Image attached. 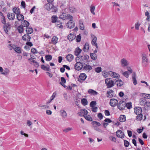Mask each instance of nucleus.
I'll list each match as a JSON object with an SVG mask.
<instances>
[{
	"mask_svg": "<svg viewBox=\"0 0 150 150\" xmlns=\"http://www.w3.org/2000/svg\"><path fill=\"white\" fill-rule=\"evenodd\" d=\"M111 79V78H107L105 80V83L107 86V88H110L112 87L115 84L114 81Z\"/></svg>",
	"mask_w": 150,
	"mask_h": 150,
	"instance_id": "nucleus-1",
	"label": "nucleus"
},
{
	"mask_svg": "<svg viewBox=\"0 0 150 150\" xmlns=\"http://www.w3.org/2000/svg\"><path fill=\"white\" fill-rule=\"evenodd\" d=\"M142 58L143 66L144 67H146L148 65L149 62L147 55L145 54H142Z\"/></svg>",
	"mask_w": 150,
	"mask_h": 150,
	"instance_id": "nucleus-2",
	"label": "nucleus"
},
{
	"mask_svg": "<svg viewBox=\"0 0 150 150\" xmlns=\"http://www.w3.org/2000/svg\"><path fill=\"white\" fill-rule=\"evenodd\" d=\"M77 58H79V60L81 61L85 62L89 58V56L87 54H85L84 56H81L77 57Z\"/></svg>",
	"mask_w": 150,
	"mask_h": 150,
	"instance_id": "nucleus-3",
	"label": "nucleus"
},
{
	"mask_svg": "<svg viewBox=\"0 0 150 150\" xmlns=\"http://www.w3.org/2000/svg\"><path fill=\"white\" fill-rule=\"evenodd\" d=\"M83 67V65L80 62H77L74 65L75 69L78 71L80 70Z\"/></svg>",
	"mask_w": 150,
	"mask_h": 150,
	"instance_id": "nucleus-4",
	"label": "nucleus"
},
{
	"mask_svg": "<svg viewBox=\"0 0 150 150\" xmlns=\"http://www.w3.org/2000/svg\"><path fill=\"white\" fill-rule=\"evenodd\" d=\"M116 135L119 138H123L125 137V134L121 130H118L116 132Z\"/></svg>",
	"mask_w": 150,
	"mask_h": 150,
	"instance_id": "nucleus-5",
	"label": "nucleus"
},
{
	"mask_svg": "<svg viewBox=\"0 0 150 150\" xmlns=\"http://www.w3.org/2000/svg\"><path fill=\"white\" fill-rule=\"evenodd\" d=\"M120 63L123 67H126L129 65L128 62L125 58H123L121 59Z\"/></svg>",
	"mask_w": 150,
	"mask_h": 150,
	"instance_id": "nucleus-6",
	"label": "nucleus"
},
{
	"mask_svg": "<svg viewBox=\"0 0 150 150\" xmlns=\"http://www.w3.org/2000/svg\"><path fill=\"white\" fill-rule=\"evenodd\" d=\"M118 100L114 98L111 99L110 100V104L112 107L115 106L118 104Z\"/></svg>",
	"mask_w": 150,
	"mask_h": 150,
	"instance_id": "nucleus-7",
	"label": "nucleus"
},
{
	"mask_svg": "<svg viewBox=\"0 0 150 150\" xmlns=\"http://www.w3.org/2000/svg\"><path fill=\"white\" fill-rule=\"evenodd\" d=\"M142 98H141L139 100V104L142 106H145V105L146 102V97L142 95Z\"/></svg>",
	"mask_w": 150,
	"mask_h": 150,
	"instance_id": "nucleus-8",
	"label": "nucleus"
},
{
	"mask_svg": "<svg viewBox=\"0 0 150 150\" xmlns=\"http://www.w3.org/2000/svg\"><path fill=\"white\" fill-rule=\"evenodd\" d=\"M11 27V25L8 23L4 24V28L6 33H7L8 31L10 30Z\"/></svg>",
	"mask_w": 150,
	"mask_h": 150,
	"instance_id": "nucleus-9",
	"label": "nucleus"
},
{
	"mask_svg": "<svg viewBox=\"0 0 150 150\" xmlns=\"http://www.w3.org/2000/svg\"><path fill=\"white\" fill-rule=\"evenodd\" d=\"M75 25V23L73 20H70L67 23V26L70 29L73 28Z\"/></svg>",
	"mask_w": 150,
	"mask_h": 150,
	"instance_id": "nucleus-10",
	"label": "nucleus"
},
{
	"mask_svg": "<svg viewBox=\"0 0 150 150\" xmlns=\"http://www.w3.org/2000/svg\"><path fill=\"white\" fill-rule=\"evenodd\" d=\"M80 79H78V81L80 83H82L81 80L84 81L87 78V76L84 73L81 74L79 75Z\"/></svg>",
	"mask_w": 150,
	"mask_h": 150,
	"instance_id": "nucleus-11",
	"label": "nucleus"
},
{
	"mask_svg": "<svg viewBox=\"0 0 150 150\" xmlns=\"http://www.w3.org/2000/svg\"><path fill=\"white\" fill-rule=\"evenodd\" d=\"M134 112L136 115L142 114V109L141 107H138L134 108Z\"/></svg>",
	"mask_w": 150,
	"mask_h": 150,
	"instance_id": "nucleus-12",
	"label": "nucleus"
},
{
	"mask_svg": "<svg viewBox=\"0 0 150 150\" xmlns=\"http://www.w3.org/2000/svg\"><path fill=\"white\" fill-rule=\"evenodd\" d=\"M22 39L25 41H30L31 39L30 36L28 35L25 34L22 37Z\"/></svg>",
	"mask_w": 150,
	"mask_h": 150,
	"instance_id": "nucleus-13",
	"label": "nucleus"
},
{
	"mask_svg": "<svg viewBox=\"0 0 150 150\" xmlns=\"http://www.w3.org/2000/svg\"><path fill=\"white\" fill-rule=\"evenodd\" d=\"M7 17L9 20H12L15 18V15L13 13H7Z\"/></svg>",
	"mask_w": 150,
	"mask_h": 150,
	"instance_id": "nucleus-14",
	"label": "nucleus"
},
{
	"mask_svg": "<svg viewBox=\"0 0 150 150\" xmlns=\"http://www.w3.org/2000/svg\"><path fill=\"white\" fill-rule=\"evenodd\" d=\"M69 11L72 13L76 12L77 11L76 8L74 6L72 5L69 6Z\"/></svg>",
	"mask_w": 150,
	"mask_h": 150,
	"instance_id": "nucleus-15",
	"label": "nucleus"
},
{
	"mask_svg": "<svg viewBox=\"0 0 150 150\" xmlns=\"http://www.w3.org/2000/svg\"><path fill=\"white\" fill-rule=\"evenodd\" d=\"M136 75L135 72H133L132 74V81L134 85L137 84V83L136 79Z\"/></svg>",
	"mask_w": 150,
	"mask_h": 150,
	"instance_id": "nucleus-16",
	"label": "nucleus"
},
{
	"mask_svg": "<svg viewBox=\"0 0 150 150\" xmlns=\"http://www.w3.org/2000/svg\"><path fill=\"white\" fill-rule=\"evenodd\" d=\"M41 68L45 71H50V66L48 64L47 65V66L42 64L41 66Z\"/></svg>",
	"mask_w": 150,
	"mask_h": 150,
	"instance_id": "nucleus-17",
	"label": "nucleus"
},
{
	"mask_svg": "<svg viewBox=\"0 0 150 150\" xmlns=\"http://www.w3.org/2000/svg\"><path fill=\"white\" fill-rule=\"evenodd\" d=\"M114 91L111 90H109V91L107 92V94L108 95L107 97L109 98H111L113 97V95L112 93Z\"/></svg>",
	"mask_w": 150,
	"mask_h": 150,
	"instance_id": "nucleus-18",
	"label": "nucleus"
},
{
	"mask_svg": "<svg viewBox=\"0 0 150 150\" xmlns=\"http://www.w3.org/2000/svg\"><path fill=\"white\" fill-rule=\"evenodd\" d=\"M33 31V29L31 27H27L26 29V32L27 35L31 34Z\"/></svg>",
	"mask_w": 150,
	"mask_h": 150,
	"instance_id": "nucleus-19",
	"label": "nucleus"
},
{
	"mask_svg": "<svg viewBox=\"0 0 150 150\" xmlns=\"http://www.w3.org/2000/svg\"><path fill=\"white\" fill-rule=\"evenodd\" d=\"M73 56L71 54H69L66 57V59L69 62H71V61L73 59Z\"/></svg>",
	"mask_w": 150,
	"mask_h": 150,
	"instance_id": "nucleus-20",
	"label": "nucleus"
},
{
	"mask_svg": "<svg viewBox=\"0 0 150 150\" xmlns=\"http://www.w3.org/2000/svg\"><path fill=\"white\" fill-rule=\"evenodd\" d=\"M12 10L13 12L16 14V15L21 13L20 8L18 7H14L13 8Z\"/></svg>",
	"mask_w": 150,
	"mask_h": 150,
	"instance_id": "nucleus-21",
	"label": "nucleus"
},
{
	"mask_svg": "<svg viewBox=\"0 0 150 150\" xmlns=\"http://www.w3.org/2000/svg\"><path fill=\"white\" fill-rule=\"evenodd\" d=\"M119 121L121 122H123L126 120V117L125 115H120L119 118Z\"/></svg>",
	"mask_w": 150,
	"mask_h": 150,
	"instance_id": "nucleus-22",
	"label": "nucleus"
},
{
	"mask_svg": "<svg viewBox=\"0 0 150 150\" xmlns=\"http://www.w3.org/2000/svg\"><path fill=\"white\" fill-rule=\"evenodd\" d=\"M115 83L117 86L121 87L123 85V82L121 79H119L116 81Z\"/></svg>",
	"mask_w": 150,
	"mask_h": 150,
	"instance_id": "nucleus-23",
	"label": "nucleus"
},
{
	"mask_svg": "<svg viewBox=\"0 0 150 150\" xmlns=\"http://www.w3.org/2000/svg\"><path fill=\"white\" fill-rule=\"evenodd\" d=\"M81 51L79 47H77L76 48L75 51H74L75 55L77 56V57L80 54Z\"/></svg>",
	"mask_w": 150,
	"mask_h": 150,
	"instance_id": "nucleus-24",
	"label": "nucleus"
},
{
	"mask_svg": "<svg viewBox=\"0 0 150 150\" xmlns=\"http://www.w3.org/2000/svg\"><path fill=\"white\" fill-rule=\"evenodd\" d=\"M61 116L64 118L67 117V113L65 110H62L60 111Z\"/></svg>",
	"mask_w": 150,
	"mask_h": 150,
	"instance_id": "nucleus-25",
	"label": "nucleus"
},
{
	"mask_svg": "<svg viewBox=\"0 0 150 150\" xmlns=\"http://www.w3.org/2000/svg\"><path fill=\"white\" fill-rule=\"evenodd\" d=\"M75 36L73 34L70 33L68 36L67 39L70 41H72L75 39Z\"/></svg>",
	"mask_w": 150,
	"mask_h": 150,
	"instance_id": "nucleus-26",
	"label": "nucleus"
},
{
	"mask_svg": "<svg viewBox=\"0 0 150 150\" xmlns=\"http://www.w3.org/2000/svg\"><path fill=\"white\" fill-rule=\"evenodd\" d=\"M17 18L18 21H23L24 19V16L20 13L18 14L16 16Z\"/></svg>",
	"mask_w": 150,
	"mask_h": 150,
	"instance_id": "nucleus-27",
	"label": "nucleus"
},
{
	"mask_svg": "<svg viewBox=\"0 0 150 150\" xmlns=\"http://www.w3.org/2000/svg\"><path fill=\"white\" fill-rule=\"evenodd\" d=\"M29 25V23L26 20H24L23 22H22V26L23 27H28Z\"/></svg>",
	"mask_w": 150,
	"mask_h": 150,
	"instance_id": "nucleus-28",
	"label": "nucleus"
},
{
	"mask_svg": "<svg viewBox=\"0 0 150 150\" xmlns=\"http://www.w3.org/2000/svg\"><path fill=\"white\" fill-rule=\"evenodd\" d=\"M58 39L57 37L54 36L52 39L51 41L53 44L55 45L57 43Z\"/></svg>",
	"mask_w": 150,
	"mask_h": 150,
	"instance_id": "nucleus-29",
	"label": "nucleus"
},
{
	"mask_svg": "<svg viewBox=\"0 0 150 150\" xmlns=\"http://www.w3.org/2000/svg\"><path fill=\"white\" fill-rule=\"evenodd\" d=\"M88 92L90 94H92L94 95H96L98 94V93L96 91L93 89H90L88 90Z\"/></svg>",
	"mask_w": 150,
	"mask_h": 150,
	"instance_id": "nucleus-30",
	"label": "nucleus"
},
{
	"mask_svg": "<svg viewBox=\"0 0 150 150\" xmlns=\"http://www.w3.org/2000/svg\"><path fill=\"white\" fill-rule=\"evenodd\" d=\"M108 75L109 74L111 76H112L114 78H115L117 76H115L114 74H116V75H118V74L111 71H109L108 72Z\"/></svg>",
	"mask_w": 150,
	"mask_h": 150,
	"instance_id": "nucleus-31",
	"label": "nucleus"
},
{
	"mask_svg": "<svg viewBox=\"0 0 150 150\" xmlns=\"http://www.w3.org/2000/svg\"><path fill=\"white\" fill-rule=\"evenodd\" d=\"M89 48V45L88 43H86L83 47V51L85 52L88 51Z\"/></svg>",
	"mask_w": 150,
	"mask_h": 150,
	"instance_id": "nucleus-32",
	"label": "nucleus"
},
{
	"mask_svg": "<svg viewBox=\"0 0 150 150\" xmlns=\"http://www.w3.org/2000/svg\"><path fill=\"white\" fill-rule=\"evenodd\" d=\"M57 17L56 16H53L51 17V19L52 20V23H57L58 21L57 20Z\"/></svg>",
	"mask_w": 150,
	"mask_h": 150,
	"instance_id": "nucleus-33",
	"label": "nucleus"
},
{
	"mask_svg": "<svg viewBox=\"0 0 150 150\" xmlns=\"http://www.w3.org/2000/svg\"><path fill=\"white\" fill-rule=\"evenodd\" d=\"M83 69H85L86 70H90L92 69V67L90 65L88 64H86L83 67Z\"/></svg>",
	"mask_w": 150,
	"mask_h": 150,
	"instance_id": "nucleus-34",
	"label": "nucleus"
},
{
	"mask_svg": "<svg viewBox=\"0 0 150 150\" xmlns=\"http://www.w3.org/2000/svg\"><path fill=\"white\" fill-rule=\"evenodd\" d=\"M125 103L121 105H117V108L120 110H124L126 107Z\"/></svg>",
	"mask_w": 150,
	"mask_h": 150,
	"instance_id": "nucleus-35",
	"label": "nucleus"
},
{
	"mask_svg": "<svg viewBox=\"0 0 150 150\" xmlns=\"http://www.w3.org/2000/svg\"><path fill=\"white\" fill-rule=\"evenodd\" d=\"M145 16H147L146 20L147 21H150V15H149V13L148 11H147L145 12Z\"/></svg>",
	"mask_w": 150,
	"mask_h": 150,
	"instance_id": "nucleus-36",
	"label": "nucleus"
},
{
	"mask_svg": "<svg viewBox=\"0 0 150 150\" xmlns=\"http://www.w3.org/2000/svg\"><path fill=\"white\" fill-rule=\"evenodd\" d=\"M90 56L91 58L93 60H96L97 59V56L96 54L91 53Z\"/></svg>",
	"mask_w": 150,
	"mask_h": 150,
	"instance_id": "nucleus-37",
	"label": "nucleus"
},
{
	"mask_svg": "<svg viewBox=\"0 0 150 150\" xmlns=\"http://www.w3.org/2000/svg\"><path fill=\"white\" fill-rule=\"evenodd\" d=\"M46 60L47 61H50L52 59V56L50 54L47 55L45 56Z\"/></svg>",
	"mask_w": 150,
	"mask_h": 150,
	"instance_id": "nucleus-38",
	"label": "nucleus"
},
{
	"mask_svg": "<svg viewBox=\"0 0 150 150\" xmlns=\"http://www.w3.org/2000/svg\"><path fill=\"white\" fill-rule=\"evenodd\" d=\"M59 18L63 20H65L67 19L66 14L64 13H62V14L59 16Z\"/></svg>",
	"mask_w": 150,
	"mask_h": 150,
	"instance_id": "nucleus-39",
	"label": "nucleus"
},
{
	"mask_svg": "<svg viewBox=\"0 0 150 150\" xmlns=\"http://www.w3.org/2000/svg\"><path fill=\"white\" fill-rule=\"evenodd\" d=\"M13 49L16 52L20 54L21 53V50L20 47H15Z\"/></svg>",
	"mask_w": 150,
	"mask_h": 150,
	"instance_id": "nucleus-40",
	"label": "nucleus"
},
{
	"mask_svg": "<svg viewBox=\"0 0 150 150\" xmlns=\"http://www.w3.org/2000/svg\"><path fill=\"white\" fill-rule=\"evenodd\" d=\"M81 102L82 104L84 106L87 105L88 101L86 99L84 98L81 100Z\"/></svg>",
	"mask_w": 150,
	"mask_h": 150,
	"instance_id": "nucleus-41",
	"label": "nucleus"
},
{
	"mask_svg": "<svg viewBox=\"0 0 150 150\" xmlns=\"http://www.w3.org/2000/svg\"><path fill=\"white\" fill-rule=\"evenodd\" d=\"M10 72L9 69L7 68H5L4 71L1 73V74L5 75H8Z\"/></svg>",
	"mask_w": 150,
	"mask_h": 150,
	"instance_id": "nucleus-42",
	"label": "nucleus"
},
{
	"mask_svg": "<svg viewBox=\"0 0 150 150\" xmlns=\"http://www.w3.org/2000/svg\"><path fill=\"white\" fill-rule=\"evenodd\" d=\"M23 27L22 25L19 26L18 28V30L19 33H23Z\"/></svg>",
	"mask_w": 150,
	"mask_h": 150,
	"instance_id": "nucleus-43",
	"label": "nucleus"
},
{
	"mask_svg": "<svg viewBox=\"0 0 150 150\" xmlns=\"http://www.w3.org/2000/svg\"><path fill=\"white\" fill-rule=\"evenodd\" d=\"M31 62L34 63V66L36 68L38 67L40 65L38 62L34 60H33L31 61Z\"/></svg>",
	"mask_w": 150,
	"mask_h": 150,
	"instance_id": "nucleus-44",
	"label": "nucleus"
},
{
	"mask_svg": "<svg viewBox=\"0 0 150 150\" xmlns=\"http://www.w3.org/2000/svg\"><path fill=\"white\" fill-rule=\"evenodd\" d=\"M79 24L80 25V29L82 30H84V28L83 22L81 21H79Z\"/></svg>",
	"mask_w": 150,
	"mask_h": 150,
	"instance_id": "nucleus-45",
	"label": "nucleus"
},
{
	"mask_svg": "<svg viewBox=\"0 0 150 150\" xmlns=\"http://www.w3.org/2000/svg\"><path fill=\"white\" fill-rule=\"evenodd\" d=\"M125 105L128 109H130L132 108V103L131 102L125 103Z\"/></svg>",
	"mask_w": 150,
	"mask_h": 150,
	"instance_id": "nucleus-46",
	"label": "nucleus"
},
{
	"mask_svg": "<svg viewBox=\"0 0 150 150\" xmlns=\"http://www.w3.org/2000/svg\"><path fill=\"white\" fill-rule=\"evenodd\" d=\"M61 24L62 23H61V22L58 21L57 22L56 26L57 27H58L59 28H63V26Z\"/></svg>",
	"mask_w": 150,
	"mask_h": 150,
	"instance_id": "nucleus-47",
	"label": "nucleus"
},
{
	"mask_svg": "<svg viewBox=\"0 0 150 150\" xmlns=\"http://www.w3.org/2000/svg\"><path fill=\"white\" fill-rule=\"evenodd\" d=\"M85 118L87 120L89 121H92L93 119L89 115L84 116Z\"/></svg>",
	"mask_w": 150,
	"mask_h": 150,
	"instance_id": "nucleus-48",
	"label": "nucleus"
},
{
	"mask_svg": "<svg viewBox=\"0 0 150 150\" xmlns=\"http://www.w3.org/2000/svg\"><path fill=\"white\" fill-rule=\"evenodd\" d=\"M141 95H142V96H145L146 98H147L148 99H150V94L143 93H141L140 96H141Z\"/></svg>",
	"mask_w": 150,
	"mask_h": 150,
	"instance_id": "nucleus-49",
	"label": "nucleus"
},
{
	"mask_svg": "<svg viewBox=\"0 0 150 150\" xmlns=\"http://www.w3.org/2000/svg\"><path fill=\"white\" fill-rule=\"evenodd\" d=\"M138 115L137 116L136 119L138 120H141L142 119L143 115L142 114H138Z\"/></svg>",
	"mask_w": 150,
	"mask_h": 150,
	"instance_id": "nucleus-50",
	"label": "nucleus"
},
{
	"mask_svg": "<svg viewBox=\"0 0 150 150\" xmlns=\"http://www.w3.org/2000/svg\"><path fill=\"white\" fill-rule=\"evenodd\" d=\"M95 6H91L90 7V10L91 12L93 15L95 14V13L94 12L95 9Z\"/></svg>",
	"mask_w": 150,
	"mask_h": 150,
	"instance_id": "nucleus-51",
	"label": "nucleus"
},
{
	"mask_svg": "<svg viewBox=\"0 0 150 150\" xmlns=\"http://www.w3.org/2000/svg\"><path fill=\"white\" fill-rule=\"evenodd\" d=\"M96 101H91L90 104V106L92 108H93L94 107V106L96 105Z\"/></svg>",
	"mask_w": 150,
	"mask_h": 150,
	"instance_id": "nucleus-52",
	"label": "nucleus"
},
{
	"mask_svg": "<svg viewBox=\"0 0 150 150\" xmlns=\"http://www.w3.org/2000/svg\"><path fill=\"white\" fill-rule=\"evenodd\" d=\"M102 69L101 67H98L96 68L95 69V71L96 72L99 73L101 71Z\"/></svg>",
	"mask_w": 150,
	"mask_h": 150,
	"instance_id": "nucleus-53",
	"label": "nucleus"
},
{
	"mask_svg": "<svg viewBox=\"0 0 150 150\" xmlns=\"http://www.w3.org/2000/svg\"><path fill=\"white\" fill-rule=\"evenodd\" d=\"M124 145L125 146V147H127L129 146V142L127 140H124Z\"/></svg>",
	"mask_w": 150,
	"mask_h": 150,
	"instance_id": "nucleus-54",
	"label": "nucleus"
},
{
	"mask_svg": "<svg viewBox=\"0 0 150 150\" xmlns=\"http://www.w3.org/2000/svg\"><path fill=\"white\" fill-rule=\"evenodd\" d=\"M129 74H130L128 72V71H125L122 73V74L123 76L127 78L128 77L129 75Z\"/></svg>",
	"mask_w": 150,
	"mask_h": 150,
	"instance_id": "nucleus-55",
	"label": "nucleus"
},
{
	"mask_svg": "<svg viewBox=\"0 0 150 150\" xmlns=\"http://www.w3.org/2000/svg\"><path fill=\"white\" fill-rule=\"evenodd\" d=\"M97 40V38L96 37H95L92 40L91 43L93 45H94L96 44V41Z\"/></svg>",
	"mask_w": 150,
	"mask_h": 150,
	"instance_id": "nucleus-56",
	"label": "nucleus"
},
{
	"mask_svg": "<svg viewBox=\"0 0 150 150\" xmlns=\"http://www.w3.org/2000/svg\"><path fill=\"white\" fill-rule=\"evenodd\" d=\"M72 129V128H70V127H68L64 129H63V131L66 132L67 133L69 131H70Z\"/></svg>",
	"mask_w": 150,
	"mask_h": 150,
	"instance_id": "nucleus-57",
	"label": "nucleus"
},
{
	"mask_svg": "<svg viewBox=\"0 0 150 150\" xmlns=\"http://www.w3.org/2000/svg\"><path fill=\"white\" fill-rule=\"evenodd\" d=\"M92 123L93 125L96 124V125L97 126H100L101 125L100 124L99 122L96 121H93Z\"/></svg>",
	"mask_w": 150,
	"mask_h": 150,
	"instance_id": "nucleus-58",
	"label": "nucleus"
},
{
	"mask_svg": "<svg viewBox=\"0 0 150 150\" xmlns=\"http://www.w3.org/2000/svg\"><path fill=\"white\" fill-rule=\"evenodd\" d=\"M31 52L33 54H36L38 53V52L37 50L34 48H32L31 49Z\"/></svg>",
	"mask_w": 150,
	"mask_h": 150,
	"instance_id": "nucleus-59",
	"label": "nucleus"
},
{
	"mask_svg": "<svg viewBox=\"0 0 150 150\" xmlns=\"http://www.w3.org/2000/svg\"><path fill=\"white\" fill-rule=\"evenodd\" d=\"M81 35L80 34L78 35L76 38V40L77 42H79L81 41Z\"/></svg>",
	"mask_w": 150,
	"mask_h": 150,
	"instance_id": "nucleus-60",
	"label": "nucleus"
},
{
	"mask_svg": "<svg viewBox=\"0 0 150 150\" xmlns=\"http://www.w3.org/2000/svg\"><path fill=\"white\" fill-rule=\"evenodd\" d=\"M103 75L105 78L108 77V72H106L105 71H103L102 72Z\"/></svg>",
	"mask_w": 150,
	"mask_h": 150,
	"instance_id": "nucleus-61",
	"label": "nucleus"
},
{
	"mask_svg": "<svg viewBox=\"0 0 150 150\" xmlns=\"http://www.w3.org/2000/svg\"><path fill=\"white\" fill-rule=\"evenodd\" d=\"M80 111L82 112V114L85 115H86L88 114V112L85 109H81Z\"/></svg>",
	"mask_w": 150,
	"mask_h": 150,
	"instance_id": "nucleus-62",
	"label": "nucleus"
},
{
	"mask_svg": "<svg viewBox=\"0 0 150 150\" xmlns=\"http://www.w3.org/2000/svg\"><path fill=\"white\" fill-rule=\"evenodd\" d=\"M56 95V93L55 92H54L53 93V94L50 98V101H52L54 99V98L55 97Z\"/></svg>",
	"mask_w": 150,
	"mask_h": 150,
	"instance_id": "nucleus-63",
	"label": "nucleus"
},
{
	"mask_svg": "<svg viewBox=\"0 0 150 150\" xmlns=\"http://www.w3.org/2000/svg\"><path fill=\"white\" fill-rule=\"evenodd\" d=\"M98 117L100 120H101L103 117V116L101 113H99L98 114Z\"/></svg>",
	"mask_w": 150,
	"mask_h": 150,
	"instance_id": "nucleus-64",
	"label": "nucleus"
}]
</instances>
